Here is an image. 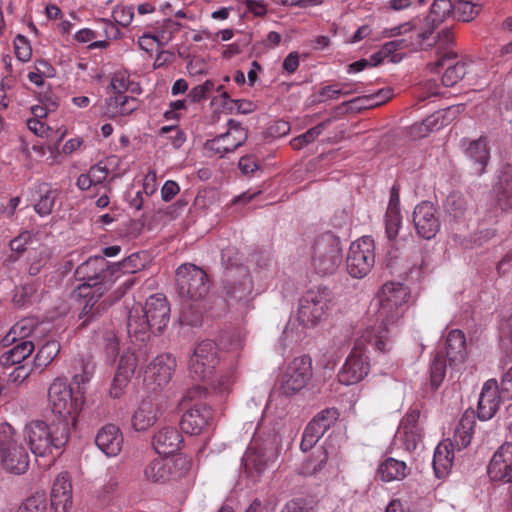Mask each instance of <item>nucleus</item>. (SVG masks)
Instances as JSON below:
<instances>
[{
	"mask_svg": "<svg viewBox=\"0 0 512 512\" xmlns=\"http://www.w3.org/2000/svg\"><path fill=\"white\" fill-rule=\"evenodd\" d=\"M446 372V361L444 355L437 353L433 359L430 368L431 374V385L437 389L440 383L443 381Z\"/></svg>",
	"mask_w": 512,
	"mask_h": 512,
	"instance_id": "obj_52",
	"label": "nucleus"
},
{
	"mask_svg": "<svg viewBox=\"0 0 512 512\" xmlns=\"http://www.w3.org/2000/svg\"><path fill=\"white\" fill-rule=\"evenodd\" d=\"M410 298L409 288L401 283H385L378 292V326L364 330L363 339L376 351L387 352L391 349L390 331L405 314Z\"/></svg>",
	"mask_w": 512,
	"mask_h": 512,
	"instance_id": "obj_1",
	"label": "nucleus"
},
{
	"mask_svg": "<svg viewBox=\"0 0 512 512\" xmlns=\"http://www.w3.org/2000/svg\"><path fill=\"white\" fill-rule=\"evenodd\" d=\"M457 55L452 50L445 51L443 53H439L438 60L435 65L437 67H446L445 72L442 76V83L451 87L458 83L465 74L467 73V64L463 61H456Z\"/></svg>",
	"mask_w": 512,
	"mask_h": 512,
	"instance_id": "obj_28",
	"label": "nucleus"
},
{
	"mask_svg": "<svg viewBox=\"0 0 512 512\" xmlns=\"http://www.w3.org/2000/svg\"><path fill=\"white\" fill-rule=\"evenodd\" d=\"M475 424L476 421L474 411H465L459 420L458 425L456 426L453 441L451 442L458 448V450L464 449L470 444Z\"/></svg>",
	"mask_w": 512,
	"mask_h": 512,
	"instance_id": "obj_33",
	"label": "nucleus"
},
{
	"mask_svg": "<svg viewBox=\"0 0 512 512\" xmlns=\"http://www.w3.org/2000/svg\"><path fill=\"white\" fill-rule=\"evenodd\" d=\"M326 124H327V122H322V123L310 128L305 133L294 138L291 141L292 147L294 149H301L302 147L313 142L323 132Z\"/></svg>",
	"mask_w": 512,
	"mask_h": 512,
	"instance_id": "obj_53",
	"label": "nucleus"
},
{
	"mask_svg": "<svg viewBox=\"0 0 512 512\" xmlns=\"http://www.w3.org/2000/svg\"><path fill=\"white\" fill-rule=\"evenodd\" d=\"M69 431L67 421L49 424L43 420H32L25 425L24 438L33 454L46 456L60 450L68 442Z\"/></svg>",
	"mask_w": 512,
	"mask_h": 512,
	"instance_id": "obj_3",
	"label": "nucleus"
},
{
	"mask_svg": "<svg viewBox=\"0 0 512 512\" xmlns=\"http://www.w3.org/2000/svg\"><path fill=\"white\" fill-rule=\"evenodd\" d=\"M409 24H412V27L407 33L409 36L405 38L406 48L410 51L421 49L424 42L430 38L435 29L425 22L424 19H414L409 21Z\"/></svg>",
	"mask_w": 512,
	"mask_h": 512,
	"instance_id": "obj_34",
	"label": "nucleus"
},
{
	"mask_svg": "<svg viewBox=\"0 0 512 512\" xmlns=\"http://www.w3.org/2000/svg\"><path fill=\"white\" fill-rule=\"evenodd\" d=\"M182 442V435L175 427L165 426L155 433L152 445L158 454L168 455L177 452Z\"/></svg>",
	"mask_w": 512,
	"mask_h": 512,
	"instance_id": "obj_30",
	"label": "nucleus"
},
{
	"mask_svg": "<svg viewBox=\"0 0 512 512\" xmlns=\"http://www.w3.org/2000/svg\"><path fill=\"white\" fill-rule=\"evenodd\" d=\"M332 292L327 287L309 289L299 300L298 320L304 327L316 326L330 311Z\"/></svg>",
	"mask_w": 512,
	"mask_h": 512,
	"instance_id": "obj_7",
	"label": "nucleus"
},
{
	"mask_svg": "<svg viewBox=\"0 0 512 512\" xmlns=\"http://www.w3.org/2000/svg\"><path fill=\"white\" fill-rule=\"evenodd\" d=\"M138 108V100L125 94H116L106 99L104 114L109 118L131 114Z\"/></svg>",
	"mask_w": 512,
	"mask_h": 512,
	"instance_id": "obj_32",
	"label": "nucleus"
},
{
	"mask_svg": "<svg viewBox=\"0 0 512 512\" xmlns=\"http://www.w3.org/2000/svg\"><path fill=\"white\" fill-rule=\"evenodd\" d=\"M419 417L420 412L418 410H412L406 414L401 422V428L405 434L408 446L412 443L414 448L416 446V442L420 438V430L418 427Z\"/></svg>",
	"mask_w": 512,
	"mask_h": 512,
	"instance_id": "obj_45",
	"label": "nucleus"
},
{
	"mask_svg": "<svg viewBox=\"0 0 512 512\" xmlns=\"http://www.w3.org/2000/svg\"><path fill=\"white\" fill-rule=\"evenodd\" d=\"M35 193L39 196L34 204L35 212L41 217L51 214L58 196V190L52 189L48 184L41 183L35 187Z\"/></svg>",
	"mask_w": 512,
	"mask_h": 512,
	"instance_id": "obj_38",
	"label": "nucleus"
},
{
	"mask_svg": "<svg viewBox=\"0 0 512 512\" xmlns=\"http://www.w3.org/2000/svg\"><path fill=\"white\" fill-rule=\"evenodd\" d=\"M340 240L331 232L320 235L313 246L312 266L319 275L333 274L342 262Z\"/></svg>",
	"mask_w": 512,
	"mask_h": 512,
	"instance_id": "obj_10",
	"label": "nucleus"
},
{
	"mask_svg": "<svg viewBox=\"0 0 512 512\" xmlns=\"http://www.w3.org/2000/svg\"><path fill=\"white\" fill-rule=\"evenodd\" d=\"M60 345L57 341H47L37 352L34 358V364L37 368H45L58 355Z\"/></svg>",
	"mask_w": 512,
	"mask_h": 512,
	"instance_id": "obj_47",
	"label": "nucleus"
},
{
	"mask_svg": "<svg viewBox=\"0 0 512 512\" xmlns=\"http://www.w3.org/2000/svg\"><path fill=\"white\" fill-rule=\"evenodd\" d=\"M47 498L44 493L37 492L25 499L18 507L17 512H46Z\"/></svg>",
	"mask_w": 512,
	"mask_h": 512,
	"instance_id": "obj_51",
	"label": "nucleus"
},
{
	"mask_svg": "<svg viewBox=\"0 0 512 512\" xmlns=\"http://www.w3.org/2000/svg\"><path fill=\"white\" fill-rule=\"evenodd\" d=\"M72 505V484L67 472L58 474L51 490V511L68 512Z\"/></svg>",
	"mask_w": 512,
	"mask_h": 512,
	"instance_id": "obj_27",
	"label": "nucleus"
},
{
	"mask_svg": "<svg viewBox=\"0 0 512 512\" xmlns=\"http://www.w3.org/2000/svg\"><path fill=\"white\" fill-rule=\"evenodd\" d=\"M337 412L334 409H325L319 412L304 429L300 448L303 452L311 450L324 433L337 419Z\"/></svg>",
	"mask_w": 512,
	"mask_h": 512,
	"instance_id": "obj_18",
	"label": "nucleus"
},
{
	"mask_svg": "<svg viewBox=\"0 0 512 512\" xmlns=\"http://www.w3.org/2000/svg\"><path fill=\"white\" fill-rule=\"evenodd\" d=\"M481 11V6L468 0H459L453 4L452 16L462 22H469L473 20Z\"/></svg>",
	"mask_w": 512,
	"mask_h": 512,
	"instance_id": "obj_46",
	"label": "nucleus"
},
{
	"mask_svg": "<svg viewBox=\"0 0 512 512\" xmlns=\"http://www.w3.org/2000/svg\"><path fill=\"white\" fill-rule=\"evenodd\" d=\"M413 223L420 237L426 240L434 238L440 230V220L434 204L423 201L416 205L413 211Z\"/></svg>",
	"mask_w": 512,
	"mask_h": 512,
	"instance_id": "obj_17",
	"label": "nucleus"
},
{
	"mask_svg": "<svg viewBox=\"0 0 512 512\" xmlns=\"http://www.w3.org/2000/svg\"><path fill=\"white\" fill-rule=\"evenodd\" d=\"M103 346L107 357L114 361L119 352V339L114 331L104 333Z\"/></svg>",
	"mask_w": 512,
	"mask_h": 512,
	"instance_id": "obj_60",
	"label": "nucleus"
},
{
	"mask_svg": "<svg viewBox=\"0 0 512 512\" xmlns=\"http://www.w3.org/2000/svg\"><path fill=\"white\" fill-rule=\"evenodd\" d=\"M166 408H168L167 399H160L156 403L150 399L142 400L132 416V427L136 431L147 430L155 424Z\"/></svg>",
	"mask_w": 512,
	"mask_h": 512,
	"instance_id": "obj_22",
	"label": "nucleus"
},
{
	"mask_svg": "<svg viewBox=\"0 0 512 512\" xmlns=\"http://www.w3.org/2000/svg\"><path fill=\"white\" fill-rule=\"evenodd\" d=\"M367 343L363 334L355 342L354 347L346 358L338 372V381L343 385H354L362 381L370 371V362L367 350L364 346Z\"/></svg>",
	"mask_w": 512,
	"mask_h": 512,
	"instance_id": "obj_11",
	"label": "nucleus"
},
{
	"mask_svg": "<svg viewBox=\"0 0 512 512\" xmlns=\"http://www.w3.org/2000/svg\"><path fill=\"white\" fill-rule=\"evenodd\" d=\"M177 367L175 357L170 353L156 356L145 369V380L158 388L165 387L172 379Z\"/></svg>",
	"mask_w": 512,
	"mask_h": 512,
	"instance_id": "obj_19",
	"label": "nucleus"
},
{
	"mask_svg": "<svg viewBox=\"0 0 512 512\" xmlns=\"http://www.w3.org/2000/svg\"><path fill=\"white\" fill-rule=\"evenodd\" d=\"M82 405L83 400L73 395L66 380H53L48 388V408L58 417V421H67L69 425H75Z\"/></svg>",
	"mask_w": 512,
	"mask_h": 512,
	"instance_id": "obj_4",
	"label": "nucleus"
},
{
	"mask_svg": "<svg viewBox=\"0 0 512 512\" xmlns=\"http://www.w3.org/2000/svg\"><path fill=\"white\" fill-rule=\"evenodd\" d=\"M460 146L465 156L472 162L473 171L476 175H482L490 160L489 139L480 136L478 139L470 140L462 138Z\"/></svg>",
	"mask_w": 512,
	"mask_h": 512,
	"instance_id": "obj_20",
	"label": "nucleus"
},
{
	"mask_svg": "<svg viewBox=\"0 0 512 512\" xmlns=\"http://www.w3.org/2000/svg\"><path fill=\"white\" fill-rule=\"evenodd\" d=\"M138 362L139 357L134 352L126 351L121 355L119 365L110 388L111 397L119 398L122 395L124 387L127 386L136 370V367L138 366Z\"/></svg>",
	"mask_w": 512,
	"mask_h": 512,
	"instance_id": "obj_24",
	"label": "nucleus"
},
{
	"mask_svg": "<svg viewBox=\"0 0 512 512\" xmlns=\"http://www.w3.org/2000/svg\"><path fill=\"white\" fill-rule=\"evenodd\" d=\"M503 396L495 379L487 380L482 388L479 401L477 415L480 420L491 419L498 410L500 399Z\"/></svg>",
	"mask_w": 512,
	"mask_h": 512,
	"instance_id": "obj_26",
	"label": "nucleus"
},
{
	"mask_svg": "<svg viewBox=\"0 0 512 512\" xmlns=\"http://www.w3.org/2000/svg\"><path fill=\"white\" fill-rule=\"evenodd\" d=\"M445 207L454 218H459L464 214L466 203L461 195L453 193L447 197Z\"/></svg>",
	"mask_w": 512,
	"mask_h": 512,
	"instance_id": "obj_59",
	"label": "nucleus"
},
{
	"mask_svg": "<svg viewBox=\"0 0 512 512\" xmlns=\"http://www.w3.org/2000/svg\"><path fill=\"white\" fill-rule=\"evenodd\" d=\"M374 241L369 236L361 237L350 245L346 265L348 273L354 278L365 277L375 263Z\"/></svg>",
	"mask_w": 512,
	"mask_h": 512,
	"instance_id": "obj_12",
	"label": "nucleus"
},
{
	"mask_svg": "<svg viewBox=\"0 0 512 512\" xmlns=\"http://www.w3.org/2000/svg\"><path fill=\"white\" fill-rule=\"evenodd\" d=\"M446 356L450 365L462 364L467 356L466 338L463 331L451 330L446 338Z\"/></svg>",
	"mask_w": 512,
	"mask_h": 512,
	"instance_id": "obj_31",
	"label": "nucleus"
},
{
	"mask_svg": "<svg viewBox=\"0 0 512 512\" xmlns=\"http://www.w3.org/2000/svg\"><path fill=\"white\" fill-rule=\"evenodd\" d=\"M91 178L94 186L104 183L109 175V170L105 165L99 163L92 166L87 172Z\"/></svg>",
	"mask_w": 512,
	"mask_h": 512,
	"instance_id": "obj_62",
	"label": "nucleus"
},
{
	"mask_svg": "<svg viewBox=\"0 0 512 512\" xmlns=\"http://www.w3.org/2000/svg\"><path fill=\"white\" fill-rule=\"evenodd\" d=\"M271 456L272 453L268 455L262 448L250 445L242 459L243 467L250 474H261L265 470Z\"/></svg>",
	"mask_w": 512,
	"mask_h": 512,
	"instance_id": "obj_36",
	"label": "nucleus"
},
{
	"mask_svg": "<svg viewBox=\"0 0 512 512\" xmlns=\"http://www.w3.org/2000/svg\"><path fill=\"white\" fill-rule=\"evenodd\" d=\"M144 267L145 261L140 253H133L118 263V270L126 274H134Z\"/></svg>",
	"mask_w": 512,
	"mask_h": 512,
	"instance_id": "obj_56",
	"label": "nucleus"
},
{
	"mask_svg": "<svg viewBox=\"0 0 512 512\" xmlns=\"http://www.w3.org/2000/svg\"><path fill=\"white\" fill-rule=\"evenodd\" d=\"M134 18V7L117 5L112 11L113 21L122 27H127L131 24Z\"/></svg>",
	"mask_w": 512,
	"mask_h": 512,
	"instance_id": "obj_57",
	"label": "nucleus"
},
{
	"mask_svg": "<svg viewBox=\"0 0 512 512\" xmlns=\"http://www.w3.org/2000/svg\"><path fill=\"white\" fill-rule=\"evenodd\" d=\"M34 349L35 343L33 341H18L11 349L0 356V364L3 367L20 364L32 354Z\"/></svg>",
	"mask_w": 512,
	"mask_h": 512,
	"instance_id": "obj_37",
	"label": "nucleus"
},
{
	"mask_svg": "<svg viewBox=\"0 0 512 512\" xmlns=\"http://www.w3.org/2000/svg\"><path fill=\"white\" fill-rule=\"evenodd\" d=\"M497 203L502 210L512 208V167L507 165L499 179Z\"/></svg>",
	"mask_w": 512,
	"mask_h": 512,
	"instance_id": "obj_41",
	"label": "nucleus"
},
{
	"mask_svg": "<svg viewBox=\"0 0 512 512\" xmlns=\"http://www.w3.org/2000/svg\"><path fill=\"white\" fill-rule=\"evenodd\" d=\"M73 370V383L78 386V389H80V386L88 383L94 375L95 363L92 356H81L80 358L75 359Z\"/></svg>",
	"mask_w": 512,
	"mask_h": 512,
	"instance_id": "obj_40",
	"label": "nucleus"
},
{
	"mask_svg": "<svg viewBox=\"0 0 512 512\" xmlns=\"http://www.w3.org/2000/svg\"><path fill=\"white\" fill-rule=\"evenodd\" d=\"M180 28L181 24L168 19L151 33L160 46H165L172 40L174 33L178 32Z\"/></svg>",
	"mask_w": 512,
	"mask_h": 512,
	"instance_id": "obj_49",
	"label": "nucleus"
},
{
	"mask_svg": "<svg viewBox=\"0 0 512 512\" xmlns=\"http://www.w3.org/2000/svg\"><path fill=\"white\" fill-rule=\"evenodd\" d=\"M225 293L229 303L238 302L246 307L251 300L253 282L247 267L243 265L227 267Z\"/></svg>",
	"mask_w": 512,
	"mask_h": 512,
	"instance_id": "obj_13",
	"label": "nucleus"
},
{
	"mask_svg": "<svg viewBox=\"0 0 512 512\" xmlns=\"http://www.w3.org/2000/svg\"><path fill=\"white\" fill-rule=\"evenodd\" d=\"M191 308V305H189V309L183 306L180 314V319L182 323L186 325L197 326L201 323L202 314L201 311L198 309H195L190 312Z\"/></svg>",
	"mask_w": 512,
	"mask_h": 512,
	"instance_id": "obj_64",
	"label": "nucleus"
},
{
	"mask_svg": "<svg viewBox=\"0 0 512 512\" xmlns=\"http://www.w3.org/2000/svg\"><path fill=\"white\" fill-rule=\"evenodd\" d=\"M453 443L442 442L435 448L433 456V468L438 478H444L453 464Z\"/></svg>",
	"mask_w": 512,
	"mask_h": 512,
	"instance_id": "obj_35",
	"label": "nucleus"
},
{
	"mask_svg": "<svg viewBox=\"0 0 512 512\" xmlns=\"http://www.w3.org/2000/svg\"><path fill=\"white\" fill-rule=\"evenodd\" d=\"M451 14H453V4L450 0H434L430 13L424 20L436 29Z\"/></svg>",
	"mask_w": 512,
	"mask_h": 512,
	"instance_id": "obj_44",
	"label": "nucleus"
},
{
	"mask_svg": "<svg viewBox=\"0 0 512 512\" xmlns=\"http://www.w3.org/2000/svg\"><path fill=\"white\" fill-rule=\"evenodd\" d=\"M406 39H396L385 43L380 51L390 62L397 63L403 58V50L406 48Z\"/></svg>",
	"mask_w": 512,
	"mask_h": 512,
	"instance_id": "obj_50",
	"label": "nucleus"
},
{
	"mask_svg": "<svg viewBox=\"0 0 512 512\" xmlns=\"http://www.w3.org/2000/svg\"><path fill=\"white\" fill-rule=\"evenodd\" d=\"M391 97H392V92L390 89H381L375 94L356 98V99L352 100L351 103L357 109L372 108V107L379 106V105L385 103Z\"/></svg>",
	"mask_w": 512,
	"mask_h": 512,
	"instance_id": "obj_48",
	"label": "nucleus"
},
{
	"mask_svg": "<svg viewBox=\"0 0 512 512\" xmlns=\"http://www.w3.org/2000/svg\"><path fill=\"white\" fill-rule=\"evenodd\" d=\"M451 112V109L436 111L426 117L419 125H415L414 129H418L421 136H425L429 132L438 131L448 125L450 120L448 115Z\"/></svg>",
	"mask_w": 512,
	"mask_h": 512,
	"instance_id": "obj_43",
	"label": "nucleus"
},
{
	"mask_svg": "<svg viewBox=\"0 0 512 512\" xmlns=\"http://www.w3.org/2000/svg\"><path fill=\"white\" fill-rule=\"evenodd\" d=\"M130 85L129 75L124 71H117L113 74L110 87L114 95L125 94Z\"/></svg>",
	"mask_w": 512,
	"mask_h": 512,
	"instance_id": "obj_61",
	"label": "nucleus"
},
{
	"mask_svg": "<svg viewBox=\"0 0 512 512\" xmlns=\"http://www.w3.org/2000/svg\"><path fill=\"white\" fill-rule=\"evenodd\" d=\"M190 467V460L184 456L156 457L145 465L143 475L150 483L165 484L184 477Z\"/></svg>",
	"mask_w": 512,
	"mask_h": 512,
	"instance_id": "obj_9",
	"label": "nucleus"
},
{
	"mask_svg": "<svg viewBox=\"0 0 512 512\" xmlns=\"http://www.w3.org/2000/svg\"><path fill=\"white\" fill-rule=\"evenodd\" d=\"M170 320V306L163 294L150 296L145 305L134 306L129 312L127 330L130 337L145 342L150 333H161Z\"/></svg>",
	"mask_w": 512,
	"mask_h": 512,
	"instance_id": "obj_2",
	"label": "nucleus"
},
{
	"mask_svg": "<svg viewBox=\"0 0 512 512\" xmlns=\"http://www.w3.org/2000/svg\"><path fill=\"white\" fill-rule=\"evenodd\" d=\"M228 130L205 143V149L210 155L224 157L240 147L248 137L247 130L239 122L230 119L227 122Z\"/></svg>",
	"mask_w": 512,
	"mask_h": 512,
	"instance_id": "obj_16",
	"label": "nucleus"
},
{
	"mask_svg": "<svg viewBox=\"0 0 512 512\" xmlns=\"http://www.w3.org/2000/svg\"><path fill=\"white\" fill-rule=\"evenodd\" d=\"M488 475L494 481L512 483V443L502 444L488 465Z\"/></svg>",
	"mask_w": 512,
	"mask_h": 512,
	"instance_id": "obj_21",
	"label": "nucleus"
},
{
	"mask_svg": "<svg viewBox=\"0 0 512 512\" xmlns=\"http://www.w3.org/2000/svg\"><path fill=\"white\" fill-rule=\"evenodd\" d=\"M13 435L14 431L9 435L7 449L0 452V463L6 471L20 475L28 469L29 456L24 447L15 444Z\"/></svg>",
	"mask_w": 512,
	"mask_h": 512,
	"instance_id": "obj_23",
	"label": "nucleus"
},
{
	"mask_svg": "<svg viewBox=\"0 0 512 512\" xmlns=\"http://www.w3.org/2000/svg\"><path fill=\"white\" fill-rule=\"evenodd\" d=\"M51 258V254L47 248L40 249L36 251L34 255L30 258V264L28 268V273L31 276H36L40 273V271L47 265Z\"/></svg>",
	"mask_w": 512,
	"mask_h": 512,
	"instance_id": "obj_54",
	"label": "nucleus"
},
{
	"mask_svg": "<svg viewBox=\"0 0 512 512\" xmlns=\"http://www.w3.org/2000/svg\"><path fill=\"white\" fill-rule=\"evenodd\" d=\"M328 452L326 448L316 449L300 466L299 473L304 476H312L320 472L326 465Z\"/></svg>",
	"mask_w": 512,
	"mask_h": 512,
	"instance_id": "obj_42",
	"label": "nucleus"
},
{
	"mask_svg": "<svg viewBox=\"0 0 512 512\" xmlns=\"http://www.w3.org/2000/svg\"><path fill=\"white\" fill-rule=\"evenodd\" d=\"M312 378V359L308 355L294 358L280 377L283 393L291 395L299 392Z\"/></svg>",
	"mask_w": 512,
	"mask_h": 512,
	"instance_id": "obj_14",
	"label": "nucleus"
},
{
	"mask_svg": "<svg viewBox=\"0 0 512 512\" xmlns=\"http://www.w3.org/2000/svg\"><path fill=\"white\" fill-rule=\"evenodd\" d=\"M350 91L344 90V87H340L338 84L327 85L321 88L319 96L323 100L337 99L340 95H348Z\"/></svg>",
	"mask_w": 512,
	"mask_h": 512,
	"instance_id": "obj_63",
	"label": "nucleus"
},
{
	"mask_svg": "<svg viewBox=\"0 0 512 512\" xmlns=\"http://www.w3.org/2000/svg\"><path fill=\"white\" fill-rule=\"evenodd\" d=\"M175 276L178 294L183 301L197 302L208 294L209 278L202 268L185 263L177 268Z\"/></svg>",
	"mask_w": 512,
	"mask_h": 512,
	"instance_id": "obj_8",
	"label": "nucleus"
},
{
	"mask_svg": "<svg viewBox=\"0 0 512 512\" xmlns=\"http://www.w3.org/2000/svg\"><path fill=\"white\" fill-rule=\"evenodd\" d=\"M124 437L115 424H106L100 428L95 437V444L107 457H116L123 447Z\"/></svg>",
	"mask_w": 512,
	"mask_h": 512,
	"instance_id": "obj_25",
	"label": "nucleus"
},
{
	"mask_svg": "<svg viewBox=\"0 0 512 512\" xmlns=\"http://www.w3.org/2000/svg\"><path fill=\"white\" fill-rule=\"evenodd\" d=\"M14 51L16 57L21 62H28L32 56V48L29 40L23 36L18 34L14 39Z\"/></svg>",
	"mask_w": 512,
	"mask_h": 512,
	"instance_id": "obj_58",
	"label": "nucleus"
},
{
	"mask_svg": "<svg viewBox=\"0 0 512 512\" xmlns=\"http://www.w3.org/2000/svg\"><path fill=\"white\" fill-rule=\"evenodd\" d=\"M217 345L210 340L200 342L189 361L190 375L199 380H209L218 364Z\"/></svg>",
	"mask_w": 512,
	"mask_h": 512,
	"instance_id": "obj_15",
	"label": "nucleus"
},
{
	"mask_svg": "<svg viewBox=\"0 0 512 512\" xmlns=\"http://www.w3.org/2000/svg\"><path fill=\"white\" fill-rule=\"evenodd\" d=\"M207 388L201 385H195L187 390L182 398L181 404L192 401H199L206 397ZM213 421V411L211 407L204 403L196 402L193 407L188 409L182 416L180 427L184 433L190 435L200 434Z\"/></svg>",
	"mask_w": 512,
	"mask_h": 512,
	"instance_id": "obj_5",
	"label": "nucleus"
},
{
	"mask_svg": "<svg viewBox=\"0 0 512 512\" xmlns=\"http://www.w3.org/2000/svg\"><path fill=\"white\" fill-rule=\"evenodd\" d=\"M402 224L401 212H388L385 214V234L388 240H395Z\"/></svg>",
	"mask_w": 512,
	"mask_h": 512,
	"instance_id": "obj_55",
	"label": "nucleus"
},
{
	"mask_svg": "<svg viewBox=\"0 0 512 512\" xmlns=\"http://www.w3.org/2000/svg\"><path fill=\"white\" fill-rule=\"evenodd\" d=\"M407 470L408 468L404 461L389 457L380 463L377 473L382 481L391 482L405 478Z\"/></svg>",
	"mask_w": 512,
	"mask_h": 512,
	"instance_id": "obj_39",
	"label": "nucleus"
},
{
	"mask_svg": "<svg viewBox=\"0 0 512 512\" xmlns=\"http://www.w3.org/2000/svg\"><path fill=\"white\" fill-rule=\"evenodd\" d=\"M108 262L103 256H93L80 264L76 271V279L81 281L76 290L79 297L89 298L91 302L102 295L104 290L103 281L106 276Z\"/></svg>",
	"mask_w": 512,
	"mask_h": 512,
	"instance_id": "obj_6",
	"label": "nucleus"
},
{
	"mask_svg": "<svg viewBox=\"0 0 512 512\" xmlns=\"http://www.w3.org/2000/svg\"><path fill=\"white\" fill-rule=\"evenodd\" d=\"M42 333V327L34 318H23L16 322L2 339L5 346L21 341H33Z\"/></svg>",
	"mask_w": 512,
	"mask_h": 512,
	"instance_id": "obj_29",
	"label": "nucleus"
}]
</instances>
